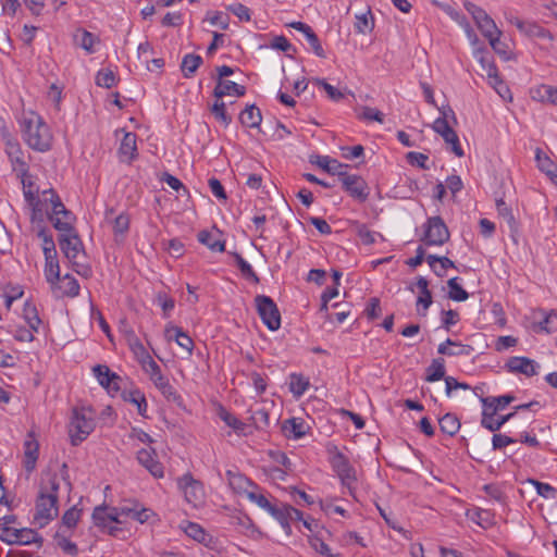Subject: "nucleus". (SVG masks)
I'll return each instance as SVG.
<instances>
[{
    "label": "nucleus",
    "instance_id": "nucleus-22",
    "mask_svg": "<svg viewBox=\"0 0 557 557\" xmlns=\"http://www.w3.org/2000/svg\"><path fill=\"white\" fill-rule=\"evenodd\" d=\"M311 163L317 164L319 168L327 172L329 174L336 175L339 178L345 174L348 165L339 163L335 159H331L327 156H315L314 160H310Z\"/></svg>",
    "mask_w": 557,
    "mask_h": 557
},
{
    "label": "nucleus",
    "instance_id": "nucleus-62",
    "mask_svg": "<svg viewBox=\"0 0 557 557\" xmlns=\"http://www.w3.org/2000/svg\"><path fill=\"white\" fill-rule=\"evenodd\" d=\"M406 159L409 164L417 165L420 169L428 170L426 161L429 157L421 152L410 151L407 153Z\"/></svg>",
    "mask_w": 557,
    "mask_h": 557
},
{
    "label": "nucleus",
    "instance_id": "nucleus-49",
    "mask_svg": "<svg viewBox=\"0 0 557 557\" xmlns=\"http://www.w3.org/2000/svg\"><path fill=\"white\" fill-rule=\"evenodd\" d=\"M96 84L99 87L111 88L116 84V76L110 69H101L96 75Z\"/></svg>",
    "mask_w": 557,
    "mask_h": 557
},
{
    "label": "nucleus",
    "instance_id": "nucleus-16",
    "mask_svg": "<svg viewBox=\"0 0 557 557\" xmlns=\"http://www.w3.org/2000/svg\"><path fill=\"white\" fill-rule=\"evenodd\" d=\"M339 180L342 181L343 188L351 197L360 201H364L368 198V185L361 176L348 174L346 171L345 174Z\"/></svg>",
    "mask_w": 557,
    "mask_h": 557
},
{
    "label": "nucleus",
    "instance_id": "nucleus-52",
    "mask_svg": "<svg viewBox=\"0 0 557 557\" xmlns=\"http://www.w3.org/2000/svg\"><path fill=\"white\" fill-rule=\"evenodd\" d=\"M17 177L21 178V183L23 185V193L26 201L34 202V199L37 198L38 189L36 188L35 184L30 181V176L27 173L25 175H17Z\"/></svg>",
    "mask_w": 557,
    "mask_h": 557
},
{
    "label": "nucleus",
    "instance_id": "nucleus-12",
    "mask_svg": "<svg viewBox=\"0 0 557 557\" xmlns=\"http://www.w3.org/2000/svg\"><path fill=\"white\" fill-rule=\"evenodd\" d=\"M269 513L276 519L287 535L292 534L290 521L301 520L302 512L288 504L278 503L275 499V505Z\"/></svg>",
    "mask_w": 557,
    "mask_h": 557
},
{
    "label": "nucleus",
    "instance_id": "nucleus-33",
    "mask_svg": "<svg viewBox=\"0 0 557 557\" xmlns=\"http://www.w3.org/2000/svg\"><path fill=\"white\" fill-rule=\"evenodd\" d=\"M45 276L48 283L55 284L60 280V265L57 253L45 256Z\"/></svg>",
    "mask_w": 557,
    "mask_h": 557
},
{
    "label": "nucleus",
    "instance_id": "nucleus-18",
    "mask_svg": "<svg viewBox=\"0 0 557 557\" xmlns=\"http://www.w3.org/2000/svg\"><path fill=\"white\" fill-rule=\"evenodd\" d=\"M523 35L534 38L554 40V35L536 22L522 21L518 17L510 21Z\"/></svg>",
    "mask_w": 557,
    "mask_h": 557
},
{
    "label": "nucleus",
    "instance_id": "nucleus-14",
    "mask_svg": "<svg viewBox=\"0 0 557 557\" xmlns=\"http://www.w3.org/2000/svg\"><path fill=\"white\" fill-rule=\"evenodd\" d=\"M331 465L333 470L341 479L343 485L349 490L351 485L357 481L356 471L350 465L348 458L341 451H336L331 458Z\"/></svg>",
    "mask_w": 557,
    "mask_h": 557
},
{
    "label": "nucleus",
    "instance_id": "nucleus-34",
    "mask_svg": "<svg viewBox=\"0 0 557 557\" xmlns=\"http://www.w3.org/2000/svg\"><path fill=\"white\" fill-rule=\"evenodd\" d=\"M202 58L199 54L188 53L181 63V70L185 78H191L199 66L202 64Z\"/></svg>",
    "mask_w": 557,
    "mask_h": 557
},
{
    "label": "nucleus",
    "instance_id": "nucleus-59",
    "mask_svg": "<svg viewBox=\"0 0 557 557\" xmlns=\"http://www.w3.org/2000/svg\"><path fill=\"white\" fill-rule=\"evenodd\" d=\"M159 391L166 398L168 401H172L177 406L183 405L182 396L177 393L176 388L170 382L166 383L164 386H161V389Z\"/></svg>",
    "mask_w": 557,
    "mask_h": 557
},
{
    "label": "nucleus",
    "instance_id": "nucleus-11",
    "mask_svg": "<svg viewBox=\"0 0 557 557\" xmlns=\"http://www.w3.org/2000/svg\"><path fill=\"white\" fill-rule=\"evenodd\" d=\"M269 513L276 519L287 535L292 534L290 521L301 520L302 512L288 504L278 503L275 499V505Z\"/></svg>",
    "mask_w": 557,
    "mask_h": 557
},
{
    "label": "nucleus",
    "instance_id": "nucleus-57",
    "mask_svg": "<svg viewBox=\"0 0 557 557\" xmlns=\"http://www.w3.org/2000/svg\"><path fill=\"white\" fill-rule=\"evenodd\" d=\"M493 50L499 54L505 60L509 59V50L508 46L500 40V35H491V37H486Z\"/></svg>",
    "mask_w": 557,
    "mask_h": 557
},
{
    "label": "nucleus",
    "instance_id": "nucleus-23",
    "mask_svg": "<svg viewBox=\"0 0 557 557\" xmlns=\"http://www.w3.org/2000/svg\"><path fill=\"white\" fill-rule=\"evenodd\" d=\"M246 94L245 86L238 85L232 81L216 79V85L213 89V96L216 99H222L227 95H235L243 97Z\"/></svg>",
    "mask_w": 557,
    "mask_h": 557
},
{
    "label": "nucleus",
    "instance_id": "nucleus-50",
    "mask_svg": "<svg viewBox=\"0 0 557 557\" xmlns=\"http://www.w3.org/2000/svg\"><path fill=\"white\" fill-rule=\"evenodd\" d=\"M220 418L235 432L246 435L247 425L225 409H221Z\"/></svg>",
    "mask_w": 557,
    "mask_h": 557
},
{
    "label": "nucleus",
    "instance_id": "nucleus-15",
    "mask_svg": "<svg viewBox=\"0 0 557 557\" xmlns=\"http://www.w3.org/2000/svg\"><path fill=\"white\" fill-rule=\"evenodd\" d=\"M59 246L69 261L77 259L81 252H83L82 240L73 226L71 232H61Z\"/></svg>",
    "mask_w": 557,
    "mask_h": 557
},
{
    "label": "nucleus",
    "instance_id": "nucleus-27",
    "mask_svg": "<svg viewBox=\"0 0 557 557\" xmlns=\"http://www.w3.org/2000/svg\"><path fill=\"white\" fill-rule=\"evenodd\" d=\"M60 284L57 286V297H70L74 298L79 294V284L76 278L70 274H65L62 278L60 277Z\"/></svg>",
    "mask_w": 557,
    "mask_h": 557
},
{
    "label": "nucleus",
    "instance_id": "nucleus-7",
    "mask_svg": "<svg viewBox=\"0 0 557 557\" xmlns=\"http://www.w3.org/2000/svg\"><path fill=\"white\" fill-rule=\"evenodd\" d=\"M432 128L443 137L446 144L450 145V150L457 157H463V149L461 148L457 133L453 129L447 121L446 111H443L442 116L434 121Z\"/></svg>",
    "mask_w": 557,
    "mask_h": 557
},
{
    "label": "nucleus",
    "instance_id": "nucleus-6",
    "mask_svg": "<svg viewBox=\"0 0 557 557\" xmlns=\"http://www.w3.org/2000/svg\"><path fill=\"white\" fill-rule=\"evenodd\" d=\"M59 515L58 503L50 495L38 494L34 521L40 528L47 525Z\"/></svg>",
    "mask_w": 557,
    "mask_h": 557
},
{
    "label": "nucleus",
    "instance_id": "nucleus-48",
    "mask_svg": "<svg viewBox=\"0 0 557 557\" xmlns=\"http://www.w3.org/2000/svg\"><path fill=\"white\" fill-rule=\"evenodd\" d=\"M449 287L448 297L455 301H465L468 299L469 294L459 285L458 277L448 280Z\"/></svg>",
    "mask_w": 557,
    "mask_h": 557
},
{
    "label": "nucleus",
    "instance_id": "nucleus-26",
    "mask_svg": "<svg viewBox=\"0 0 557 557\" xmlns=\"http://www.w3.org/2000/svg\"><path fill=\"white\" fill-rule=\"evenodd\" d=\"M282 431L285 437L298 440L306 434V423L299 418L287 419L283 422Z\"/></svg>",
    "mask_w": 557,
    "mask_h": 557
},
{
    "label": "nucleus",
    "instance_id": "nucleus-39",
    "mask_svg": "<svg viewBox=\"0 0 557 557\" xmlns=\"http://www.w3.org/2000/svg\"><path fill=\"white\" fill-rule=\"evenodd\" d=\"M232 256L235 259V263L237 268L239 269L242 275L255 284H258L260 282L259 276L253 271L252 267L239 255L238 252H232Z\"/></svg>",
    "mask_w": 557,
    "mask_h": 557
},
{
    "label": "nucleus",
    "instance_id": "nucleus-60",
    "mask_svg": "<svg viewBox=\"0 0 557 557\" xmlns=\"http://www.w3.org/2000/svg\"><path fill=\"white\" fill-rule=\"evenodd\" d=\"M247 497L249 500L257 504L260 508L264 509L268 512L275 505V503L270 502L263 494L257 493L255 491L247 492Z\"/></svg>",
    "mask_w": 557,
    "mask_h": 557
},
{
    "label": "nucleus",
    "instance_id": "nucleus-8",
    "mask_svg": "<svg viewBox=\"0 0 557 557\" xmlns=\"http://www.w3.org/2000/svg\"><path fill=\"white\" fill-rule=\"evenodd\" d=\"M177 484L188 504L194 507H198L202 504L205 498L203 485L201 482L195 480L190 473H186L180 478Z\"/></svg>",
    "mask_w": 557,
    "mask_h": 557
},
{
    "label": "nucleus",
    "instance_id": "nucleus-4",
    "mask_svg": "<svg viewBox=\"0 0 557 557\" xmlns=\"http://www.w3.org/2000/svg\"><path fill=\"white\" fill-rule=\"evenodd\" d=\"M449 231L444 220L436 215L429 218L424 224L421 242L426 246H442L449 239Z\"/></svg>",
    "mask_w": 557,
    "mask_h": 557
},
{
    "label": "nucleus",
    "instance_id": "nucleus-13",
    "mask_svg": "<svg viewBox=\"0 0 557 557\" xmlns=\"http://www.w3.org/2000/svg\"><path fill=\"white\" fill-rule=\"evenodd\" d=\"M0 539L9 543L22 545L42 542V537L32 529H15L11 527L0 528Z\"/></svg>",
    "mask_w": 557,
    "mask_h": 557
},
{
    "label": "nucleus",
    "instance_id": "nucleus-54",
    "mask_svg": "<svg viewBox=\"0 0 557 557\" xmlns=\"http://www.w3.org/2000/svg\"><path fill=\"white\" fill-rule=\"evenodd\" d=\"M79 46L86 50L88 53L94 52V45L99 41V39L90 32L83 29L81 35H76L75 39L78 40Z\"/></svg>",
    "mask_w": 557,
    "mask_h": 557
},
{
    "label": "nucleus",
    "instance_id": "nucleus-28",
    "mask_svg": "<svg viewBox=\"0 0 557 557\" xmlns=\"http://www.w3.org/2000/svg\"><path fill=\"white\" fill-rule=\"evenodd\" d=\"M473 348L469 345H462L447 338L444 343L438 345L437 352L445 356H469Z\"/></svg>",
    "mask_w": 557,
    "mask_h": 557
},
{
    "label": "nucleus",
    "instance_id": "nucleus-46",
    "mask_svg": "<svg viewBox=\"0 0 557 557\" xmlns=\"http://www.w3.org/2000/svg\"><path fill=\"white\" fill-rule=\"evenodd\" d=\"M211 113L224 126H228L232 122V116L226 112V106L221 99H216L212 104Z\"/></svg>",
    "mask_w": 557,
    "mask_h": 557
},
{
    "label": "nucleus",
    "instance_id": "nucleus-21",
    "mask_svg": "<svg viewBox=\"0 0 557 557\" xmlns=\"http://www.w3.org/2000/svg\"><path fill=\"white\" fill-rule=\"evenodd\" d=\"M506 366L510 372L522 373L527 376L536 374L537 364L527 357H511Z\"/></svg>",
    "mask_w": 557,
    "mask_h": 557
},
{
    "label": "nucleus",
    "instance_id": "nucleus-29",
    "mask_svg": "<svg viewBox=\"0 0 557 557\" xmlns=\"http://www.w3.org/2000/svg\"><path fill=\"white\" fill-rule=\"evenodd\" d=\"M474 55L479 60L482 71L486 73L490 84L499 83L498 71L493 60L483 50L475 51Z\"/></svg>",
    "mask_w": 557,
    "mask_h": 557
},
{
    "label": "nucleus",
    "instance_id": "nucleus-1",
    "mask_svg": "<svg viewBox=\"0 0 557 557\" xmlns=\"http://www.w3.org/2000/svg\"><path fill=\"white\" fill-rule=\"evenodd\" d=\"M21 132L24 141L34 150L45 152L50 150L52 135L42 117L29 111L21 120Z\"/></svg>",
    "mask_w": 557,
    "mask_h": 557
},
{
    "label": "nucleus",
    "instance_id": "nucleus-55",
    "mask_svg": "<svg viewBox=\"0 0 557 557\" xmlns=\"http://www.w3.org/2000/svg\"><path fill=\"white\" fill-rule=\"evenodd\" d=\"M528 482L532 484L536 488L537 494L544 498H555L557 495V490L548 483H543L534 479H529Z\"/></svg>",
    "mask_w": 557,
    "mask_h": 557
},
{
    "label": "nucleus",
    "instance_id": "nucleus-64",
    "mask_svg": "<svg viewBox=\"0 0 557 557\" xmlns=\"http://www.w3.org/2000/svg\"><path fill=\"white\" fill-rule=\"evenodd\" d=\"M81 516V510H78L76 507H72L69 510H66L62 517V523L69 529L74 528Z\"/></svg>",
    "mask_w": 557,
    "mask_h": 557
},
{
    "label": "nucleus",
    "instance_id": "nucleus-45",
    "mask_svg": "<svg viewBox=\"0 0 557 557\" xmlns=\"http://www.w3.org/2000/svg\"><path fill=\"white\" fill-rule=\"evenodd\" d=\"M182 529L184 530L186 535L189 536L190 539H193L199 543L206 542L207 533L200 524L190 522V521H186L185 524L182 525Z\"/></svg>",
    "mask_w": 557,
    "mask_h": 557
},
{
    "label": "nucleus",
    "instance_id": "nucleus-42",
    "mask_svg": "<svg viewBox=\"0 0 557 557\" xmlns=\"http://www.w3.org/2000/svg\"><path fill=\"white\" fill-rule=\"evenodd\" d=\"M23 317L27 322L28 326L38 332L39 325L41 324V320L38 315L37 308L34 304L26 301L23 308Z\"/></svg>",
    "mask_w": 557,
    "mask_h": 557
},
{
    "label": "nucleus",
    "instance_id": "nucleus-40",
    "mask_svg": "<svg viewBox=\"0 0 557 557\" xmlns=\"http://www.w3.org/2000/svg\"><path fill=\"white\" fill-rule=\"evenodd\" d=\"M123 398L124 400L136 405L138 413L141 417H146L148 405L145 395L140 391L134 389L127 393H123Z\"/></svg>",
    "mask_w": 557,
    "mask_h": 557
},
{
    "label": "nucleus",
    "instance_id": "nucleus-32",
    "mask_svg": "<svg viewBox=\"0 0 557 557\" xmlns=\"http://www.w3.org/2000/svg\"><path fill=\"white\" fill-rule=\"evenodd\" d=\"M354 26H355V30L358 34H362V35L370 34L373 30L374 17L372 15L370 8L360 14H356V21H355Z\"/></svg>",
    "mask_w": 557,
    "mask_h": 557
},
{
    "label": "nucleus",
    "instance_id": "nucleus-51",
    "mask_svg": "<svg viewBox=\"0 0 557 557\" xmlns=\"http://www.w3.org/2000/svg\"><path fill=\"white\" fill-rule=\"evenodd\" d=\"M198 240L206 245L212 251L223 252L225 250V242L212 240L211 233L208 231H201L198 233Z\"/></svg>",
    "mask_w": 557,
    "mask_h": 557
},
{
    "label": "nucleus",
    "instance_id": "nucleus-25",
    "mask_svg": "<svg viewBox=\"0 0 557 557\" xmlns=\"http://www.w3.org/2000/svg\"><path fill=\"white\" fill-rule=\"evenodd\" d=\"M535 160L541 172L545 173L549 180L557 185V164L541 149H536Z\"/></svg>",
    "mask_w": 557,
    "mask_h": 557
},
{
    "label": "nucleus",
    "instance_id": "nucleus-61",
    "mask_svg": "<svg viewBox=\"0 0 557 557\" xmlns=\"http://www.w3.org/2000/svg\"><path fill=\"white\" fill-rule=\"evenodd\" d=\"M308 42L310 44V47L312 49V51L314 52L315 55H318L319 58H325V52H324V49L317 36V34L313 32V29L310 27V30H308L306 34H305Z\"/></svg>",
    "mask_w": 557,
    "mask_h": 557
},
{
    "label": "nucleus",
    "instance_id": "nucleus-63",
    "mask_svg": "<svg viewBox=\"0 0 557 557\" xmlns=\"http://www.w3.org/2000/svg\"><path fill=\"white\" fill-rule=\"evenodd\" d=\"M381 305L380 299L376 297H372L369 299V302L364 309V314L369 320H374L381 315Z\"/></svg>",
    "mask_w": 557,
    "mask_h": 557
},
{
    "label": "nucleus",
    "instance_id": "nucleus-17",
    "mask_svg": "<svg viewBox=\"0 0 557 557\" xmlns=\"http://www.w3.org/2000/svg\"><path fill=\"white\" fill-rule=\"evenodd\" d=\"M7 154L11 161L12 169L16 175H25L28 172V164L24 159V152L15 140H8L5 145Z\"/></svg>",
    "mask_w": 557,
    "mask_h": 557
},
{
    "label": "nucleus",
    "instance_id": "nucleus-36",
    "mask_svg": "<svg viewBox=\"0 0 557 557\" xmlns=\"http://www.w3.org/2000/svg\"><path fill=\"white\" fill-rule=\"evenodd\" d=\"M467 516L471 521L476 523L483 529H488L494 524L493 515L485 509L475 508L473 510H469Z\"/></svg>",
    "mask_w": 557,
    "mask_h": 557
},
{
    "label": "nucleus",
    "instance_id": "nucleus-37",
    "mask_svg": "<svg viewBox=\"0 0 557 557\" xmlns=\"http://www.w3.org/2000/svg\"><path fill=\"white\" fill-rule=\"evenodd\" d=\"M92 371L99 384L104 388L111 386V384L114 383V380H121L116 373L112 372L109 367L103 364L94 367Z\"/></svg>",
    "mask_w": 557,
    "mask_h": 557
},
{
    "label": "nucleus",
    "instance_id": "nucleus-5",
    "mask_svg": "<svg viewBox=\"0 0 557 557\" xmlns=\"http://www.w3.org/2000/svg\"><path fill=\"white\" fill-rule=\"evenodd\" d=\"M256 308L262 322L270 331L281 327V313L273 299L265 295H257L255 298Z\"/></svg>",
    "mask_w": 557,
    "mask_h": 557
},
{
    "label": "nucleus",
    "instance_id": "nucleus-41",
    "mask_svg": "<svg viewBox=\"0 0 557 557\" xmlns=\"http://www.w3.org/2000/svg\"><path fill=\"white\" fill-rule=\"evenodd\" d=\"M426 381L435 382L445 379V361L443 358L433 359L426 369Z\"/></svg>",
    "mask_w": 557,
    "mask_h": 557
},
{
    "label": "nucleus",
    "instance_id": "nucleus-30",
    "mask_svg": "<svg viewBox=\"0 0 557 557\" xmlns=\"http://www.w3.org/2000/svg\"><path fill=\"white\" fill-rule=\"evenodd\" d=\"M166 336L171 339L174 338L180 347L186 350L190 356L194 348V342L183 330L178 326H171L165 330Z\"/></svg>",
    "mask_w": 557,
    "mask_h": 557
},
{
    "label": "nucleus",
    "instance_id": "nucleus-10",
    "mask_svg": "<svg viewBox=\"0 0 557 557\" xmlns=\"http://www.w3.org/2000/svg\"><path fill=\"white\" fill-rule=\"evenodd\" d=\"M269 513L276 519L287 535L292 534L290 521L301 520L302 512L288 504L278 503L275 499V505Z\"/></svg>",
    "mask_w": 557,
    "mask_h": 557
},
{
    "label": "nucleus",
    "instance_id": "nucleus-19",
    "mask_svg": "<svg viewBox=\"0 0 557 557\" xmlns=\"http://www.w3.org/2000/svg\"><path fill=\"white\" fill-rule=\"evenodd\" d=\"M137 460L154 478L163 476V466L159 460H157V455L153 449L141 448L137 453Z\"/></svg>",
    "mask_w": 557,
    "mask_h": 557
},
{
    "label": "nucleus",
    "instance_id": "nucleus-56",
    "mask_svg": "<svg viewBox=\"0 0 557 557\" xmlns=\"http://www.w3.org/2000/svg\"><path fill=\"white\" fill-rule=\"evenodd\" d=\"M250 419L253 425L259 430L265 429L270 424L269 412L264 408L253 410Z\"/></svg>",
    "mask_w": 557,
    "mask_h": 557
},
{
    "label": "nucleus",
    "instance_id": "nucleus-44",
    "mask_svg": "<svg viewBox=\"0 0 557 557\" xmlns=\"http://www.w3.org/2000/svg\"><path fill=\"white\" fill-rule=\"evenodd\" d=\"M309 385L308 379L304 377L301 374L293 373L290 375L289 389L295 397L304 395Z\"/></svg>",
    "mask_w": 557,
    "mask_h": 557
},
{
    "label": "nucleus",
    "instance_id": "nucleus-58",
    "mask_svg": "<svg viewBox=\"0 0 557 557\" xmlns=\"http://www.w3.org/2000/svg\"><path fill=\"white\" fill-rule=\"evenodd\" d=\"M38 237L42 239V251L44 255L57 253L55 244L52 235L49 234L45 227L38 231Z\"/></svg>",
    "mask_w": 557,
    "mask_h": 557
},
{
    "label": "nucleus",
    "instance_id": "nucleus-43",
    "mask_svg": "<svg viewBox=\"0 0 557 557\" xmlns=\"http://www.w3.org/2000/svg\"><path fill=\"white\" fill-rule=\"evenodd\" d=\"M25 447V468L33 471L38 458V443L36 441H26Z\"/></svg>",
    "mask_w": 557,
    "mask_h": 557
},
{
    "label": "nucleus",
    "instance_id": "nucleus-9",
    "mask_svg": "<svg viewBox=\"0 0 557 557\" xmlns=\"http://www.w3.org/2000/svg\"><path fill=\"white\" fill-rule=\"evenodd\" d=\"M465 9L471 14L478 28L484 37H491V35H502V32L497 28L494 20L482 8L472 2H466Z\"/></svg>",
    "mask_w": 557,
    "mask_h": 557
},
{
    "label": "nucleus",
    "instance_id": "nucleus-35",
    "mask_svg": "<svg viewBox=\"0 0 557 557\" xmlns=\"http://www.w3.org/2000/svg\"><path fill=\"white\" fill-rule=\"evenodd\" d=\"M226 475L228 478L230 486L238 493H245L247 495V492H250L248 487H255L253 483L240 473H234L228 470Z\"/></svg>",
    "mask_w": 557,
    "mask_h": 557
},
{
    "label": "nucleus",
    "instance_id": "nucleus-2",
    "mask_svg": "<svg viewBox=\"0 0 557 557\" xmlns=\"http://www.w3.org/2000/svg\"><path fill=\"white\" fill-rule=\"evenodd\" d=\"M95 413L90 408H74L69 423L71 443L77 446L85 441L95 429Z\"/></svg>",
    "mask_w": 557,
    "mask_h": 557
},
{
    "label": "nucleus",
    "instance_id": "nucleus-3",
    "mask_svg": "<svg viewBox=\"0 0 557 557\" xmlns=\"http://www.w3.org/2000/svg\"><path fill=\"white\" fill-rule=\"evenodd\" d=\"M45 201L52 203V212L49 214V220L52 222L53 227L59 232H71L74 216L62 203L60 197L52 190L44 191Z\"/></svg>",
    "mask_w": 557,
    "mask_h": 557
},
{
    "label": "nucleus",
    "instance_id": "nucleus-38",
    "mask_svg": "<svg viewBox=\"0 0 557 557\" xmlns=\"http://www.w3.org/2000/svg\"><path fill=\"white\" fill-rule=\"evenodd\" d=\"M438 424L441 431L449 436H454L460 429V421L453 413H446L440 418Z\"/></svg>",
    "mask_w": 557,
    "mask_h": 557
},
{
    "label": "nucleus",
    "instance_id": "nucleus-24",
    "mask_svg": "<svg viewBox=\"0 0 557 557\" xmlns=\"http://www.w3.org/2000/svg\"><path fill=\"white\" fill-rule=\"evenodd\" d=\"M59 488H60V478L57 473L47 472L42 475L40 482L39 493L42 495H50L55 498V502L59 500Z\"/></svg>",
    "mask_w": 557,
    "mask_h": 557
},
{
    "label": "nucleus",
    "instance_id": "nucleus-53",
    "mask_svg": "<svg viewBox=\"0 0 557 557\" xmlns=\"http://www.w3.org/2000/svg\"><path fill=\"white\" fill-rule=\"evenodd\" d=\"M515 416V412H510L508 414L502 416L498 419H495V417L491 420L481 419V425L492 432H496L500 430V428L508 422L512 417Z\"/></svg>",
    "mask_w": 557,
    "mask_h": 557
},
{
    "label": "nucleus",
    "instance_id": "nucleus-20",
    "mask_svg": "<svg viewBox=\"0 0 557 557\" xmlns=\"http://www.w3.org/2000/svg\"><path fill=\"white\" fill-rule=\"evenodd\" d=\"M137 136L135 133L126 132L121 140L119 156L122 162L131 163L138 156L137 153Z\"/></svg>",
    "mask_w": 557,
    "mask_h": 557
},
{
    "label": "nucleus",
    "instance_id": "nucleus-31",
    "mask_svg": "<svg viewBox=\"0 0 557 557\" xmlns=\"http://www.w3.org/2000/svg\"><path fill=\"white\" fill-rule=\"evenodd\" d=\"M239 121L245 127H259L262 115L255 104L247 106L239 114Z\"/></svg>",
    "mask_w": 557,
    "mask_h": 557
},
{
    "label": "nucleus",
    "instance_id": "nucleus-47",
    "mask_svg": "<svg viewBox=\"0 0 557 557\" xmlns=\"http://www.w3.org/2000/svg\"><path fill=\"white\" fill-rule=\"evenodd\" d=\"M537 312L543 315V320L539 322L541 330L547 333L557 331V313L555 310L545 312L544 310L540 309Z\"/></svg>",
    "mask_w": 557,
    "mask_h": 557
}]
</instances>
